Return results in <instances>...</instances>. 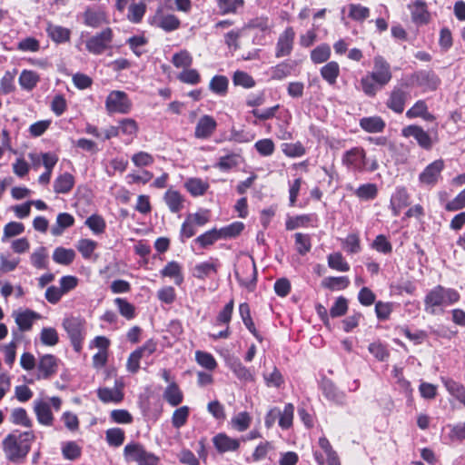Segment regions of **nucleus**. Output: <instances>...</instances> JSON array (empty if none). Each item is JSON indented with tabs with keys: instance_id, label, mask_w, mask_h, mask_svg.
Instances as JSON below:
<instances>
[{
	"instance_id": "nucleus-1",
	"label": "nucleus",
	"mask_w": 465,
	"mask_h": 465,
	"mask_svg": "<svg viewBox=\"0 0 465 465\" xmlns=\"http://www.w3.org/2000/svg\"><path fill=\"white\" fill-rule=\"evenodd\" d=\"M35 440L33 431L15 430L2 441V448L6 460L13 463H20L28 455L31 445Z\"/></svg>"
},
{
	"instance_id": "nucleus-2",
	"label": "nucleus",
	"mask_w": 465,
	"mask_h": 465,
	"mask_svg": "<svg viewBox=\"0 0 465 465\" xmlns=\"http://www.w3.org/2000/svg\"><path fill=\"white\" fill-rule=\"evenodd\" d=\"M460 300L459 292L451 288L437 285L430 289L424 297V311L431 315L439 309L454 304Z\"/></svg>"
},
{
	"instance_id": "nucleus-3",
	"label": "nucleus",
	"mask_w": 465,
	"mask_h": 465,
	"mask_svg": "<svg viewBox=\"0 0 465 465\" xmlns=\"http://www.w3.org/2000/svg\"><path fill=\"white\" fill-rule=\"evenodd\" d=\"M341 163L348 170L354 173H371L379 167L377 160H369L365 150L361 146L345 151L341 156Z\"/></svg>"
},
{
	"instance_id": "nucleus-4",
	"label": "nucleus",
	"mask_w": 465,
	"mask_h": 465,
	"mask_svg": "<svg viewBox=\"0 0 465 465\" xmlns=\"http://www.w3.org/2000/svg\"><path fill=\"white\" fill-rule=\"evenodd\" d=\"M401 134L404 137H413L419 146L426 151H430L433 145L439 143L437 130H431L430 133L416 124L404 127L401 131Z\"/></svg>"
},
{
	"instance_id": "nucleus-5",
	"label": "nucleus",
	"mask_w": 465,
	"mask_h": 465,
	"mask_svg": "<svg viewBox=\"0 0 465 465\" xmlns=\"http://www.w3.org/2000/svg\"><path fill=\"white\" fill-rule=\"evenodd\" d=\"M124 454L127 460L135 461L138 465H159L158 456L145 450L143 445L138 442H131L125 445Z\"/></svg>"
},
{
	"instance_id": "nucleus-6",
	"label": "nucleus",
	"mask_w": 465,
	"mask_h": 465,
	"mask_svg": "<svg viewBox=\"0 0 465 465\" xmlns=\"http://www.w3.org/2000/svg\"><path fill=\"white\" fill-rule=\"evenodd\" d=\"M84 325L85 321L79 317H68L63 321V327L76 352L82 350L83 341L85 335Z\"/></svg>"
},
{
	"instance_id": "nucleus-7",
	"label": "nucleus",
	"mask_w": 465,
	"mask_h": 465,
	"mask_svg": "<svg viewBox=\"0 0 465 465\" xmlns=\"http://www.w3.org/2000/svg\"><path fill=\"white\" fill-rule=\"evenodd\" d=\"M113 40L114 32L112 28L105 27L86 40L85 48L90 54L100 55L111 48Z\"/></svg>"
},
{
	"instance_id": "nucleus-8",
	"label": "nucleus",
	"mask_w": 465,
	"mask_h": 465,
	"mask_svg": "<svg viewBox=\"0 0 465 465\" xmlns=\"http://www.w3.org/2000/svg\"><path fill=\"white\" fill-rule=\"evenodd\" d=\"M411 98L407 84L395 85L388 94L385 102L386 106L395 114H401L405 104Z\"/></svg>"
},
{
	"instance_id": "nucleus-9",
	"label": "nucleus",
	"mask_w": 465,
	"mask_h": 465,
	"mask_svg": "<svg viewBox=\"0 0 465 465\" xmlns=\"http://www.w3.org/2000/svg\"><path fill=\"white\" fill-rule=\"evenodd\" d=\"M105 107L111 114H127L132 108V102L126 93L115 90L108 94Z\"/></svg>"
},
{
	"instance_id": "nucleus-10",
	"label": "nucleus",
	"mask_w": 465,
	"mask_h": 465,
	"mask_svg": "<svg viewBox=\"0 0 465 465\" xmlns=\"http://www.w3.org/2000/svg\"><path fill=\"white\" fill-rule=\"evenodd\" d=\"M444 168L445 163L442 159L433 161L419 174L420 183L430 188L434 187L441 179V173Z\"/></svg>"
},
{
	"instance_id": "nucleus-11",
	"label": "nucleus",
	"mask_w": 465,
	"mask_h": 465,
	"mask_svg": "<svg viewBox=\"0 0 465 465\" xmlns=\"http://www.w3.org/2000/svg\"><path fill=\"white\" fill-rule=\"evenodd\" d=\"M374 66L373 71L369 74L376 83L380 85V87H383L386 85L392 78V74L391 71L390 64L381 55L374 57Z\"/></svg>"
},
{
	"instance_id": "nucleus-12",
	"label": "nucleus",
	"mask_w": 465,
	"mask_h": 465,
	"mask_svg": "<svg viewBox=\"0 0 465 465\" xmlns=\"http://www.w3.org/2000/svg\"><path fill=\"white\" fill-rule=\"evenodd\" d=\"M295 32L292 26H288L279 35L275 47L277 58L288 56L292 54L294 45Z\"/></svg>"
},
{
	"instance_id": "nucleus-13",
	"label": "nucleus",
	"mask_w": 465,
	"mask_h": 465,
	"mask_svg": "<svg viewBox=\"0 0 465 465\" xmlns=\"http://www.w3.org/2000/svg\"><path fill=\"white\" fill-rule=\"evenodd\" d=\"M84 25L98 28L109 23L106 13L100 7H87L82 15Z\"/></svg>"
},
{
	"instance_id": "nucleus-14",
	"label": "nucleus",
	"mask_w": 465,
	"mask_h": 465,
	"mask_svg": "<svg viewBox=\"0 0 465 465\" xmlns=\"http://www.w3.org/2000/svg\"><path fill=\"white\" fill-rule=\"evenodd\" d=\"M320 389L328 401L340 405H343L345 403V392L340 391L331 380L326 377L322 378L320 382Z\"/></svg>"
},
{
	"instance_id": "nucleus-15",
	"label": "nucleus",
	"mask_w": 465,
	"mask_h": 465,
	"mask_svg": "<svg viewBox=\"0 0 465 465\" xmlns=\"http://www.w3.org/2000/svg\"><path fill=\"white\" fill-rule=\"evenodd\" d=\"M415 84L424 91H434L440 84V78L430 70H420L416 72L413 76Z\"/></svg>"
},
{
	"instance_id": "nucleus-16",
	"label": "nucleus",
	"mask_w": 465,
	"mask_h": 465,
	"mask_svg": "<svg viewBox=\"0 0 465 465\" xmlns=\"http://www.w3.org/2000/svg\"><path fill=\"white\" fill-rule=\"evenodd\" d=\"M213 444L218 453L223 454L229 451H236L240 448V440L231 438L224 432H220L213 437Z\"/></svg>"
},
{
	"instance_id": "nucleus-17",
	"label": "nucleus",
	"mask_w": 465,
	"mask_h": 465,
	"mask_svg": "<svg viewBox=\"0 0 465 465\" xmlns=\"http://www.w3.org/2000/svg\"><path fill=\"white\" fill-rule=\"evenodd\" d=\"M217 128L216 120L208 114L203 115L196 124L194 136L198 139H208Z\"/></svg>"
},
{
	"instance_id": "nucleus-18",
	"label": "nucleus",
	"mask_w": 465,
	"mask_h": 465,
	"mask_svg": "<svg viewBox=\"0 0 465 465\" xmlns=\"http://www.w3.org/2000/svg\"><path fill=\"white\" fill-rule=\"evenodd\" d=\"M410 204V194L404 187H397L391 194L390 201V208L392 215L397 217L401 210Z\"/></svg>"
},
{
	"instance_id": "nucleus-19",
	"label": "nucleus",
	"mask_w": 465,
	"mask_h": 465,
	"mask_svg": "<svg viewBox=\"0 0 465 465\" xmlns=\"http://www.w3.org/2000/svg\"><path fill=\"white\" fill-rule=\"evenodd\" d=\"M59 360L53 354H45L40 357L37 365L39 378L49 379L58 371Z\"/></svg>"
},
{
	"instance_id": "nucleus-20",
	"label": "nucleus",
	"mask_w": 465,
	"mask_h": 465,
	"mask_svg": "<svg viewBox=\"0 0 465 465\" xmlns=\"http://www.w3.org/2000/svg\"><path fill=\"white\" fill-rule=\"evenodd\" d=\"M34 411L35 413L37 421L45 426H52L54 422V415L51 411V406L44 400H35L34 401Z\"/></svg>"
},
{
	"instance_id": "nucleus-21",
	"label": "nucleus",
	"mask_w": 465,
	"mask_h": 465,
	"mask_svg": "<svg viewBox=\"0 0 465 465\" xmlns=\"http://www.w3.org/2000/svg\"><path fill=\"white\" fill-rule=\"evenodd\" d=\"M228 368L242 381L248 382L254 380L253 374L236 357H230L226 361Z\"/></svg>"
},
{
	"instance_id": "nucleus-22",
	"label": "nucleus",
	"mask_w": 465,
	"mask_h": 465,
	"mask_svg": "<svg viewBox=\"0 0 465 465\" xmlns=\"http://www.w3.org/2000/svg\"><path fill=\"white\" fill-rule=\"evenodd\" d=\"M411 13L412 22L416 25H425L430 21V13L424 1L416 0L412 5H409Z\"/></svg>"
},
{
	"instance_id": "nucleus-23",
	"label": "nucleus",
	"mask_w": 465,
	"mask_h": 465,
	"mask_svg": "<svg viewBox=\"0 0 465 465\" xmlns=\"http://www.w3.org/2000/svg\"><path fill=\"white\" fill-rule=\"evenodd\" d=\"M359 124L367 133H381L386 127L385 121L381 116H368L360 119Z\"/></svg>"
},
{
	"instance_id": "nucleus-24",
	"label": "nucleus",
	"mask_w": 465,
	"mask_h": 465,
	"mask_svg": "<svg viewBox=\"0 0 465 465\" xmlns=\"http://www.w3.org/2000/svg\"><path fill=\"white\" fill-rule=\"evenodd\" d=\"M406 117L409 119H413L417 117H420L425 121H433L435 119L434 115L431 114L429 110L427 104L424 100H418L407 112Z\"/></svg>"
},
{
	"instance_id": "nucleus-25",
	"label": "nucleus",
	"mask_w": 465,
	"mask_h": 465,
	"mask_svg": "<svg viewBox=\"0 0 465 465\" xmlns=\"http://www.w3.org/2000/svg\"><path fill=\"white\" fill-rule=\"evenodd\" d=\"M39 318V313L28 309L15 314V323L22 331L31 330L34 321Z\"/></svg>"
},
{
	"instance_id": "nucleus-26",
	"label": "nucleus",
	"mask_w": 465,
	"mask_h": 465,
	"mask_svg": "<svg viewBox=\"0 0 465 465\" xmlns=\"http://www.w3.org/2000/svg\"><path fill=\"white\" fill-rule=\"evenodd\" d=\"M163 200L173 213H177L183 208L184 198L176 190H167L163 195Z\"/></svg>"
},
{
	"instance_id": "nucleus-27",
	"label": "nucleus",
	"mask_w": 465,
	"mask_h": 465,
	"mask_svg": "<svg viewBox=\"0 0 465 465\" xmlns=\"http://www.w3.org/2000/svg\"><path fill=\"white\" fill-rule=\"evenodd\" d=\"M239 313L242 320L243 324L248 331L260 341H262V336L259 333L255 328L254 322L251 316L250 306L247 302H242L239 306Z\"/></svg>"
},
{
	"instance_id": "nucleus-28",
	"label": "nucleus",
	"mask_w": 465,
	"mask_h": 465,
	"mask_svg": "<svg viewBox=\"0 0 465 465\" xmlns=\"http://www.w3.org/2000/svg\"><path fill=\"white\" fill-rule=\"evenodd\" d=\"M162 277H169L174 280L176 285L183 282L182 266L175 261L169 262L160 272Z\"/></svg>"
},
{
	"instance_id": "nucleus-29",
	"label": "nucleus",
	"mask_w": 465,
	"mask_h": 465,
	"mask_svg": "<svg viewBox=\"0 0 465 465\" xmlns=\"http://www.w3.org/2000/svg\"><path fill=\"white\" fill-rule=\"evenodd\" d=\"M163 397L173 407L180 405L183 401V391L176 382H171L165 388Z\"/></svg>"
},
{
	"instance_id": "nucleus-30",
	"label": "nucleus",
	"mask_w": 465,
	"mask_h": 465,
	"mask_svg": "<svg viewBox=\"0 0 465 465\" xmlns=\"http://www.w3.org/2000/svg\"><path fill=\"white\" fill-rule=\"evenodd\" d=\"M296 64L294 62L284 61L271 68V78L281 81L290 76L294 71Z\"/></svg>"
},
{
	"instance_id": "nucleus-31",
	"label": "nucleus",
	"mask_w": 465,
	"mask_h": 465,
	"mask_svg": "<svg viewBox=\"0 0 465 465\" xmlns=\"http://www.w3.org/2000/svg\"><path fill=\"white\" fill-rule=\"evenodd\" d=\"M47 35L56 44H63L70 40L71 32L68 28L49 24L46 27Z\"/></svg>"
},
{
	"instance_id": "nucleus-32",
	"label": "nucleus",
	"mask_w": 465,
	"mask_h": 465,
	"mask_svg": "<svg viewBox=\"0 0 465 465\" xmlns=\"http://www.w3.org/2000/svg\"><path fill=\"white\" fill-rule=\"evenodd\" d=\"M74 223V218L68 213H60L56 217V223L51 229V233L54 236L61 235L64 231Z\"/></svg>"
},
{
	"instance_id": "nucleus-33",
	"label": "nucleus",
	"mask_w": 465,
	"mask_h": 465,
	"mask_svg": "<svg viewBox=\"0 0 465 465\" xmlns=\"http://www.w3.org/2000/svg\"><path fill=\"white\" fill-rule=\"evenodd\" d=\"M321 76L330 85H333L337 82V78L340 75V65L335 61L328 62L325 65L321 68Z\"/></svg>"
},
{
	"instance_id": "nucleus-34",
	"label": "nucleus",
	"mask_w": 465,
	"mask_h": 465,
	"mask_svg": "<svg viewBox=\"0 0 465 465\" xmlns=\"http://www.w3.org/2000/svg\"><path fill=\"white\" fill-rule=\"evenodd\" d=\"M74 185V177L69 173H64L54 182V191L56 193H68Z\"/></svg>"
},
{
	"instance_id": "nucleus-35",
	"label": "nucleus",
	"mask_w": 465,
	"mask_h": 465,
	"mask_svg": "<svg viewBox=\"0 0 465 465\" xmlns=\"http://www.w3.org/2000/svg\"><path fill=\"white\" fill-rule=\"evenodd\" d=\"M318 444L326 455V463L328 465H341L338 453L333 450L331 442L325 437H320Z\"/></svg>"
},
{
	"instance_id": "nucleus-36",
	"label": "nucleus",
	"mask_w": 465,
	"mask_h": 465,
	"mask_svg": "<svg viewBox=\"0 0 465 465\" xmlns=\"http://www.w3.org/2000/svg\"><path fill=\"white\" fill-rule=\"evenodd\" d=\"M40 77L38 74L32 70H23L18 82L23 90L32 91L38 84Z\"/></svg>"
},
{
	"instance_id": "nucleus-37",
	"label": "nucleus",
	"mask_w": 465,
	"mask_h": 465,
	"mask_svg": "<svg viewBox=\"0 0 465 465\" xmlns=\"http://www.w3.org/2000/svg\"><path fill=\"white\" fill-rule=\"evenodd\" d=\"M221 15L237 14L242 9L244 0H215Z\"/></svg>"
},
{
	"instance_id": "nucleus-38",
	"label": "nucleus",
	"mask_w": 465,
	"mask_h": 465,
	"mask_svg": "<svg viewBox=\"0 0 465 465\" xmlns=\"http://www.w3.org/2000/svg\"><path fill=\"white\" fill-rule=\"evenodd\" d=\"M317 223L318 217L315 213L298 215L286 221L285 226L289 231L300 227H306L310 223Z\"/></svg>"
},
{
	"instance_id": "nucleus-39",
	"label": "nucleus",
	"mask_w": 465,
	"mask_h": 465,
	"mask_svg": "<svg viewBox=\"0 0 465 465\" xmlns=\"http://www.w3.org/2000/svg\"><path fill=\"white\" fill-rule=\"evenodd\" d=\"M184 187L193 197L203 195L209 188V183L203 181L201 178H190L185 183Z\"/></svg>"
},
{
	"instance_id": "nucleus-40",
	"label": "nucleus",
	"mask_w": 465,
	"mask_h": 465,
	"mask_svg": "<svg viewBox=\"0 0 465 465\" xmlns=\"http://www.w3.org/2000/svg\"><path fill=\"white\" fill-rule=\"evenodd\" d=\"M155 24L165 32H173L180 27L181 21L176 15L168 14L157 17Z\"/></svg>"
},
{
	"instance_id": "nucleus-41",
	"label": "nucleus",
	"mask_w": 465,
	"mask_h": 465,
	"mask_svg": "<svg viewBox=\"0 0 465 465\" xmlns=\"http://www.w3.org/2000/svg\"><path fill=\"white\" fill-rule=\"evenodd\" d=\"M9 420L15 425H20L25 428H31L33 426V421L29 418L26 410L21 407L12 410Z\"/></svg>"
},
{
	"instance_id": "nucleus-42",
	"label": "nucleus",
	"mask_w": 465,
	"mask_h": 465,
	"mask_svg": "<svg viewBox=\"0 0 465 465\" xmlns=\"http://www.w3.org/2000/svg\"><path fill=\"white\" fill-rule=\"evenodd\" d=\"M229 80L224 75H214L209 84V89L215 94L224 96L227 94Z\"/></svg>"
},
{
	"instance_id": "nucleus-43",
	"label": "nucleus",
	"mask_w": 465,
	"mask_h": 465,
	"mask_svg": "<svg viewBox=\"0 0 465 465\" xmlns=\"http://www.w3.org/2000/svg\"><path fill=\"white\" fill-rule=\"evenodd\" d=\"M75 257V252L73 249H66L64 247H57L53 253V260L63 265H69L73 262Z\"/></svg>"
},
{
	"instance_id": "nucleus-44",
	"label": "nucleus",
	"mask_w": 465,
	"mask_h": 465,
	"mask_svg": "<svg viewBox=\"0 0 465 465\" xmlns=\"http://www.w3.org/2000/svg\"><path fill=\"white\" fill-rule=\"evenodd\" d=\"M98 398L104 403L122 401L124 394L120 390L101 388L97 391Z\"/></svg>"
},
{
	"instance_id": "nucleus-45",
	"label": "nucleus",
	"mask_w": 465,
	"mask_h": 465,
	"mask_svg": "<svg viewBox=\"0 0 465 465\" xmlns=\"http://www.w3.org/2000/svg\"><path fill=\"white\" fill-rule=\"evenodd\" d=\"M331 57V47L327 44H321L311 52V60L313 64H322Z\"/></svg>"
},
{
	"instance_id": "nucleus-46",
	"label": "nucleus",
	"mask_w": 465,
	"mask_h": 465,
	"mask_svg": "<svg viewBox=\"0 0 465 465\" xmlns=\"http://www.w3.org/2000/svg\"><path fill=\"white\" fill-rule=\"evenodd\" d=\"M328 266L338 272H348L350 270V265L342 256V254L339 252H332L328 255Z\"/></svg>"
},
{
	"instance_id": "nucleus-47",
	"label": "nucleus",
	"mask_w": 465,
	"mask_h": 465,
	"mask_svg": "<svg viewBox=\"0 0 465 465\" xmlns=\"http://www.w3.org/2000/svg\"><path fill=\"white\" fill-rule=\"evenodd\" d=\"M252 417L247 411H241L231 420L232 427L239 432L245 431L251 425Z\"/></svg>"
},
{
	"instance_id": "nucleus-48",
	"label": "nucleus",
	"mask_w": 465,
	"mask_h": 465,
	"mask_svg": "<svg viewBox=\"0 0 465 465\" xmlns=\"http://www.w3.org/2000/svg\"><path fill=\"white\" fill-rule=\"evenodd\" d=\"M217 272V264L210 262H203L196 264L193 268V275L197 278L203 280L210 276L212 273Z\"/></svg>"
},
{
	"instance_id": "nucleus-49",
	"label": "nucleus",
	"mask_w": 465,
	"mask_h": 465,
	"mask_svg": "<svg viewBox=\"0 0 465 465\" xmlns=\"http://www.w3.org/2000/svg\"><path fill=\"white\" fill-rule=\"evenodd\" d=\"M220 239L222 238L219 230L213 228L196 237L194 242L198 243L202 248H206Z\"/></svg>"
},
{
	"instance_id": "nucleus-50",
	"label": "nucleus",
	"mask_w": 465,
	"mask_h": 465,
	"mask_svg": "<svg viewBox=\"0 0 465 465\" xmlns=\"http://www.w3.org/2000/svg\"><path fill=\"white\" fill-rule=\"evenodd\" d=\"M119 313L126 320H133L135 317V307L124 298H115L114 301Z\"/></svg>"
},
{
	"instance_id": "nucleus-51",
	"label": "nucleus",
	"mask_w": 465,
	"mask_h": 465,
	"mask_svg": "<svg viewBox=\"0 0 465 465\" xmlns=\"http://www.w3.org/2000/svg\"><path fill=\"white\" fill-rule=\"evenodd\" d=\"M125 439L124 430L121 428H111L105 431V440L109 446L119 447Z\"/></svg>"
},
{
	"instance_id": "nucleus-52",
	"label": "nucleus",
	"mask_w": 465,
	"mask_h": 465,
	"mask_svg": "<svg viewBox=\"0 0 465 465\" xmlns=\"http://www.w3.org/2000/svg\"><path fill=\"white\" fill-rule=\"evenodd\" d=\"M232 83L234 85L250 89L255 86V80L248 73L237 70L232 75Z\"/></svg>"
},
{
	"instance_id": "nucleus-53",
	"label": "nucleus",
	"mask_w": 465,
	"mask_h": 465,
	"mask_svg": "<svg viewBox=\"0 0 465 465\" xmlns=\"http://www.w3.org/2000/svg\"><path fill=\"white\" fill-rule=\"evenodd\" d=\"M84 224L94 233V234H101L104 232L106 228V223L104 219L98 214H92L89 216L85 222Z\"/></svg>"
},
{
	"instance_id": "nucleus-54",
	"label": "nucleus",
	"mask_w": 465,
	"mask_h": 465,
	"mask_svg": "<svg viewBox=\"0 0 465 465\" xmlns=\"http://www.w3.org/2000/svg\"><path fill=\"white\" fill-rule=\"evenodd\" d=\"M296 251L301 255H305L312 249V240L309 234L296 232L294 234Z\"/></svg>"
},
{
	"instance_id": "nucleus-55",
	"label": "nucleus",
	"mask_w": 465,
	"mask_h": 465,
	"mask_svg": "<svg viewBox=\"0 0 465 465\" xmlns=\"http://www.w3.org/2000/svg\"><path fill=\"white\" fill-rule=\"evenodd\" d=\"M190 415V408L188 406H182L176 409L172 416V425L175 429H180L184 426Z\"/></svg>"
},
{
	"instance_id": "nucleus-56",
	"label": "nucleus",
	"mask_w": 465,
	"mask_h": 465,
	"mask_svg": "<svg viewBox=\"0 0 465 465\" xmlns=\"http://www.w3.org/2000/svg\"><path fill=\"white\" fill-rule=\"evenodd\" d=\"M233 307L234 302L233 300L232 299L229 302L225 304L223 310L218 313L214 324L217 326H229L233 312Z\"/></svg>"
},
{
	"instance_id": "nucleus-57",
	"label": "nucleus",
	"mask_w": 465,
	"mask_h": 465,
	"mask_svg": "<svg viewBox=\"0 0 465 465\" xmlns=\"http://www.w3.org/2000/svg\"><path fill=\"white\" fill-rule=\"evenodd\" d=\"M360 85L362 92L370 97L375 96L377 92L381 88L378 83H376V80L371 77L369 74L361 79Z\"/></svg>"
},
{
	"instance_id": "nucleus-58",
	"label": "nucleus",
	"mask_w": 465,
	"mask_h": 465,
	"mask_svg": "<svg viewBox=\"0 0 465 465\" xmlns=\"http://www.w3.org/2000/svg\"><path fill=\"white\" fill-rule=\"evenodd\" d=\"M293 413H294V406L292 403L285 404L283 411H280V416H279L278 420H279V426L282 429L287 430L292 427V420H293Z\"/></svg>"
},
{
	"instance_id": "nucleus-59",
	"label": "nucleus",
	"mask_w": 465,
	"mask_h": 465,
	"mask_svg": "<svg viewBox=\"0 0 465 465\" xmlns=\"http://www.w3.org/2000/svg\"><path fill=\"white\" fill-rule=\"evenodd\" d=\"M16 74V70L15 69L13 72L7 71L5 73L3 77L0 80V93L4 94H8L13 93L15 90V77Z\"/></svg>"
},
{
	"instance_id": "nucleus-60",
	"label": "nucleus",
	"mask_w": 465,
	"mask_h": 465,
	"mask_svg": "<svg viewBox=\"0 0 465 465\" xmlns=\"http://www.w3.org/2000/svg\"><path fill=\"white\" fill-rule=\"evenodd\" d=\"M145 12L146 5L144 3L132 4L129 6L127 18L132 23L138 24L142 21Z\"/></svg>"
},
{
	"instance_id": "nucleus-61",
	"label": "nucleus",
	"mask_w": 465,
	"mask_h": 465,
	"mask_svg": "<svg viewBox=\"0 0 465 465\" xmlns=\"http://www.w3.org/2000/svg\"><path fill=\"white\" fill-rule=\"evenodd\" d=\"M195 360L199 365L208 371H213L217 367V361L210 352L197 351Z\"/></svg>"
},
{
	"instance_id": "nucleus-62",
	"label": "nucleus",
	"mask_w": 465,
	"mask_h": 465,
	"mask_svg": "<svg viewBox=\"0 0 465 465\" xmlns=\"http://www.w3.org/2000/svg\"><path fill=\"white\" fill-rule=\"evenodd\" d=\"M368 350L379 361H385L390 357V351L387 346L381 341L370 343Z\"/></svg>"
},
{
	"instance_id": "nucleus-63",
	"label": "nucleus",
	"mask_w": 465,
	"mask_h": 465,
	"mask_svg": "<svg viewBox=\"0 0 465 465\" xmlns=\"http://www.w3.org/2000/svg\"><path fill=\"white\" fill-rule=\"evenodd\" d=\"M349 16L355 21L362 22L370 16V9L360 4L349 5Z\"/></svg>"
},
{
	"instance_id": "nucleus-64",
	"label": "nucleus",
	"mask_w": 465,
	"mask_h": 465,
	"mask_svg": "<svg viewBox=\"0 0 465 465\" xmlns=\"http://www.w3.org/2000/svg\"><path fill=\"white\" fill-rule=\"evenodd\" d=\"M172 63L176 68H189L193 64V56L187 50H182L173 55Z\"/></svg>"
}]
</instances>
